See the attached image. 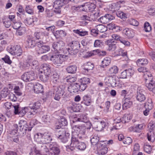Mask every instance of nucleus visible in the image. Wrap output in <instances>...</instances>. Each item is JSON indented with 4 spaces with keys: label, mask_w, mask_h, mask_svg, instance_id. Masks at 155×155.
<instances>
[{
    "label": "nucleus",
    "mask_w": 155,
    "mask_h": 155,
    "mask_svg": "<svg viewBox=\"0 0 155 155\" xmlns=\"http://www.w3.org/2000/svg\"><path fill=\"white\" fill-rule=\"evenodd\" d=\"M3 23L4 26L6 28H9L12 25L11 21L8 19H5L3 21Z\"/></svg>",
    "instance_id": "obj_62"
},
{
    "label": "nucleus",
    "mask_w": 155,
    "mask_h": 155,
    "mask_svg": "<svg viewBox=\"0 0 155 155\" xmlns=\"http://www.w3.org/2000/svg\"><path fill=\"white\" fill-rule=\"evenodd\" d=\"M54 51L56 52L64 53L65 52L64 43L62 41H59L54 42L52 44Z\"/></svg>",
    "instance_id": "obj_5"
},
{
    "label": "nucleus",
    "mask_w": 155,
    "mask_h": 155,
    "mask_svg": "<svg viewBox=\"0 0 155 155\" xmlns=\"http://www.w3.org/2000/svg\"><path fill=\"white\" fill-rule=\"evenodd\" d=\"M55 90L58 93L63 96L65 93V87L64 85H61L58 86Z\"/></svg>",
    "instance_id": "obj_33"
},
{
    "label": "nucleus",
    "mask_w": 155,
    "mask_h": 155,
    "mask_svg": "<svg viewBox=\"0 0 155 155\" xmlns=\"http://www.w3.org/2000/svg\"><path fill=\"white\" fill-rule=\"evenodd\" d=\"M118 69L117 67L114 66L110 68L108 71V73L110 74H116L117 73Z\"/></svg>",
    "instance_id": "obj_51"
},
{
    "label": "nucleus",
    "mask_w": 155,
    "mask_h": 155,
    "mask_svg": "<svg viewBox=\"0 0 155 155\" xmlns=\"http://www.w3.org/2000/svg\"><path fill=\"white\" fill-rule=\"evenodd\" d=\"M29 66H30V63L29 62L26 61H24L23 63L20 62L19 64V67L23 69L28 68Z\"/></svg>",
    "instance_id": "obj_53"
},
{
    "label": "nucleus",
    "mask_w": 155,
    "mask_h": 155,
    "mask_svg": "<svg viewBox=\"0 0 155 155\" xmlns=\"http://www.w3.org/2000/svg\"><path fill=\"white\" fill-rule=\"evenodd\" d=\"M22 50L19 46L16 45L12 46L10 48L9 53L13 55L20 56L22 53Z\"/></svg>",
    "instance_id": "obj_14"
},
{
    "label": "nucleus",
    "mask_w": 155,
    "mask_h": 155,
    "mask_svg": "<svg viewBox=\"0 0 155 155\" xmlns=\"http://www.w3.org/2000/svg\"><path fill=\"white\" fill-rule=\"evenodd\" d=\"M68 90L70 93H76L79 91V83H75L70 84L68 87Z\"/></svg>",
    "instance_id": "obj_21"
},
{
    "label": "nucleus",
    "mask_w": 155,
    "mask_h": 155,
    "mask_svg": "<svg viewBox=\"0 0 155 155\" xmlns=\"http://www.w3.org/2000/svg\"><path fill=\"white\" fill-rule=\"evenodd\" d=\"M102 143L99 142L97 144V153L99 155H104L108 151L107 148Z\"/></svg>",
    "instance_id": "obj_17"
},
{
    "label": "nucleus",
    "mask_w": 155,
    "mask_h": 155,
    "mask_svg": "<svg viewBox=\"0 0 155 155\" xmlns=\"http://www.w3.org/2000/svg\"><path fill=\"white\" fill-rule=\"evenodd\" d=\"M87 127H86L84 124L79 123V122L72 124V129L75 130H76L80 134L82 135L85 134Z\"/></svg>",
    "instance_id": "obj_9"
},
{
    "label": "nucleus",
    "mask_w": 155,
    "mask_h": 155,
    "mask_svg": "<svg viewBox=\"0 0 155 155\" xmlns=\"http://www.w3.org/2000/svg\"><path fill=\"white\" fill-rule=\"evenodd\" d=\"M62 0H56L54 2L53 7L54 8H61L63 6V3Z\"/></svg>",
    "instance_id": "obj_46"
},
{
    "label": "nucleus",
    "mask_w": 155,
    "mask_h": 155,
    "mask_svg": "<svg viewBox=\"0 0 155 155\" xmlns=\"http://www.w3.org/2000/svg\"><path fill=\"white\" fill-rule=\"evenodd\" d=\"M138 71L140 72L144 73V75L147 76L148 77H151V74H150L149 73V74H147L148 70L145 68H140L138 69Z\"/></svg>",
    "instance_id": "obj_50"
},
{
    "label": "nucleus",
    "mask_w": 155,
    "mask_h": 155,
    "mask_svg": "<svg viewBox=\"0 0 155 155\" xmlns=\"http://www.w3.org/2000/svg\"><path fill=\"white\" fill-rule=\"evenodd\" d=\"M120 5L119 2L117 3H113L109 5V9L113 12H115L119 10L120 8Z\"/></svg>",
    "instance_id": "obj_29"
},
{
    "label": "nucleus",
    "mask_w": 155,
    "mask_h": 155,
    "mask_svg": "<svg viewBox=\"0 0 155 155\" xmlns=\"http://www.w3.org/2000/svg\"><path fill=\"white\" fill-rule=\"evenodd\" d=\"M27 42L28 44V46L30 48H33L35 47L36 45V43L34 38L32 36L30 35L27 36Z\"/></svg>",
    "instance_id": "obj_27"
},
{
    "label": "nucleus",
    "mask_w": 155,
    "mask_h": 155,
    "mask_svg": "<svg viewBox=\"0 0 155 155\" xmlns=\"http://www.w3.org/2000/svg\"><path fill=\"white\" fill-rule=\"evenodd\" d=\"M30 63V66H31L32 69H38L39 68V63L38 61L36 60H34L31 62L29 61Z\"/></svg>",
    "instance_id": "obj_43"
},
{
    "label": "nucleus",
    "mask_w": 155,
    "mask_h": 155,
    "mask_svg": "<svg viewBox=\"0 0 155 155\" xmlns=\"http://www.w3.org/2000/svg\"><path fill=\"white\" fill-rule=\"evenodd\" d=\"M21 79L25 82H29L35 80L37 77L33 71L25 73L21 76Z\"/></svg>",
    "instance_id": "obj_10"
},
{
    "label": "nucleus",
    "mask_w": 155,
    "mask_h": 155,
    "mask_svg": "<svg viewBox=\"0 0 155 155\" xmlns=\"http://www.w3.org/2000/svg\"><path fill=\"white\" fill-rule=\"evenodd\" d=\"M82 7H84L83 10L85 11L86 12L92 11L96 7L95 5L92 3H89L88 4H85L84 5H81Z\"/></svg>",
    "instance_id": "obj_22"
},
{
    "label": "nucleus",
    "mask_w": 155,
    "mask_h": 155,
    "mask_svg": "<svg viewBox=\"0 0 155 155\" xmlns=\"http://www.w3.org/2000/svg\"><path fill=\"white\" fill-rule=\"evenodd\" d=\"M144 28L146 32H149L151 30V27L150 24L147 22L144 24Z\"/></svg>",
    "instance_id": "obj_63"
},
{
    "label": "nucleus",
    "mask_w": 155,
    "mask_h": 155,
    "mask_svg": "<svg viewBox=\"0 0 155 155\" xmlns=\"http://www.w3.org/2000/svg\"><path fill=\"white\" fill-rule=\"evenodd\" d=\"M50 50V47L48 45H44L42 48L39 49L38 54L43 53L48 51Z\"/></svg>",
    "instance_id": "obj_44"
},
{
    "label": "nucleus",
    "mask_w": 155,
    "mask_h": 155,
    "mask_svg": "<svg viewBox=\"0 0 155 155\" xmlns=\"http://www.w3.org/2000/svg\"><path fill=\"white\" fill-rule=\"evenodd\" d=\"M84 104L87 106H89L91 103V96L89 95H85L83 97Z\"/></svg>",
    "instance_id": "obj_31"
},
{
    "label": "nucleus",
    "mask_w": 155,
    "mask_h": 155,
    "mask_svg": "<svg viewBox=\"0 0 155 155\" xmlns=\"http://www.w3.org/2000/svg\"><path fill=\"white\" fill-rule=\"evenodd\" d=\"M123 33L129 38H131L134 36L133 31L128 28H126L123 30Z\"/></svg>",
    "instance_id": "obj_42"
},
{
    "label": "nucleus",
    "mask_w": 155,
    "mask_h": 155,
    "mask_svg": "<svg viewBox=\"0 0 155 155\" xmlns=\"http://www.w3.org/2000/svg\"><path fill=\"white\" fill-rule=\"evenodd\" d=\"M37 18H28L24 20L25 25L27 26H33L35 22L37 21Z\"/></svg>",
    "instance_id": "obj_23"
},
{
    "label": "nucleus",
    "mask_w": 155,
    "mask_h": 155,
    "mask_svg": "<svg viewBox=\"0 0 155 155\" xmlns=\"http://www.w3.org/2000/svg\"><path fill=\"white\" fill-rule=\"evenodd\" d=\"M145 107L146 108L151 109L153 107L152 101L151 99H150L148 100L147 102L145 103Z\"/></svg>",
    "instance_id": "obj_58"
},
{
    "label": "nucleus",
    "mask_w": 155,
    "mask_h": 155,
    "mask_svg": "<svg viewBox=\"0 0 155 155\" xmlns=\"http://www.w3.org/2000/svg\"><path fill=\"white\" fill-rule=\"evenodd\" d=\"M125 99L123 104V110H126L128 108H130L132 104V102L130 101V98L124 97Z\"/></svg>",
    "instance_id": "obj_24"
},
{
    "label": "nucleus",
    "mask_w": 155,
    "mask_h": 155,
    "mask_svg": "<svg viewBox=\"0 0 155 155\" xmlns=\"http://www.w3.org/2000/svg\"><path fill=\"white\" fill-rule=\"evenodd\" d=\"M134 72V70L131 69L125 70L121 73L120 74L121 78H126L127 76H131L133 74Z\"/></svg>",
    "instance_id": "obj_20"
},
{
    "label": "nucleus",
    "mask_w": 155,
    "mask_h": 155,
    "mask_svg": "<svg viewBox=\"0 0 155 155\" xmlns=\"http://www.w3.org/2000/svg\"><path fill=\"white\" fill-rule=\"evenodd\" d=\"M49 151L46 155H58L60 152L59 148L56 145L49 144Z\"/></svg>",
    "instance_id": "obj_12"
},
{
    "label": "nucleus",
    "mask_w": 155,
    "mask_h": 155,
    "mask_svg": "<svg viewBox=\"0 0 155 155\" xmlns=\"http://www.w3.org/2000/svg\"><path fill=\"white\" fill-rule=\"evenodd\" d=\"M70 48L74 50H78L79 48H80V44L78 41H73L71 43L69 44Z\"/></svg>",
    "instance_id": "obj_34"
},
{
    "label": "nucleus",
    "mask_w": 155,
    "mask_h": 155,
    "mask_svg": "<svg viewBox=\"0 0 155 155\" xmlns=\"http://www.w3.org/2000/svg\"><path fill=\"white\" fill-rule=\"evenodd\" d=\"M78 50H74L70 48H66L65 49V52L64 54H67L68 53L71 55H75L77 54Z\"/></svg>",
    "instance_id": "obj_36"
},
{
    "label": "nucleus",
    "mask_w": 155,
    "mask_h": 155,
    "mask_svg": "<svg viewBox=\"0 0 155 155\" xmlns=\"http://www.w3.org/2000/svg\"><path fill=\"white\" fill-rule=\"evenodd\" d=\"M148 62V60L145 58L139 59L137 61V63L138 65H140L146 64Z\"/></svg>",
    "instance_id": "obj_54"
},
{
    "label": "nucleus",
    "mask_w": 155,
    "mask_h": 155,
    "mask_svg": "<svg viewBox=\"0 0 155 155\" xmlns=\"http://www.w3.org/2000/svg\"><path fill=\"white\" fill-rule=\"evenodd\" d=\"M146 92L144 89L140 87H138L137 89L136 95L137 100L140 102L144 101L146 99Z\"/></svg>",
    "instance_id": "obj_11"
},
{
    "label": "nucleus",
    "mask_w": 155,
    "mask_h": 155,
    "mask_svg": "<svg viewBox=\"0 0 155 155\" xmlns=\"http://www.w3.org/2000/svg\"><path fill=\"white\" fill-rule=\"evenodd\" d=\"M77 67L75 65H71L68 66L66 68V70L68 73L71 74H74L77 71Z\"/></svg>",
    "instance_id": "obj_32"
},
{
    "label": "nucleus",
    "mask_w": 155,
    "mask_h": 155,
    "mask_svg": "<svg viewBox=\"0 0 155 155\" xmlns=\"http://www.w3.org/2000/svg\"><path fill=\"white\" fill-rule=\"evenodd\" d=\"M25 28L24 27H21L17 29L16 34L17 35H22L25 33Z\"/></svg>",
    "instance_id": "obj_49"
},
{
    "label": "nucleus",
    "mask_w": 155,
    "mask_h": 155,
    "mask_svg": "<svg viewBox=\"0 0 155 155\" xmlns=\"http://www.w3.org/2000/svg\"><path fill=\"white\" fill-rule=\"evenodd\" d=\"M64 56L59 54H54L51 56L50 60L53 63L57 66H59L64 61Z\"/></svg>",
    "instance_id": "obj_8"
},
{
    "label": "nucleus",
    "mask_w": 155,
    "mask_h": 155,
    "mask_svg": "<svg viewBox=\"0 0 155 155\" xmlns=\"http://www.w3.org/2000/svg\"><path fill=\"white\" fill-rule=\"evenodd\" d=\"M54 36L56 38H58L59 37H64L66 36V33L64 31L60 30L57 31L55 32L54 33Z\"/></svg>",
    "instance_id": "obj_35"
},
{
    "label": "nucleus",
    "mask_w": 155,
    "mask_h": 155,
    "mask_svg": "<svg viewBox=\"0 0 155 155\" xmlns=\"http://www.w3.org/2000/svg\"><path fill=\"white\" fill-rule=\"evenodd\" d=\"M144 148L145 151L148 153H150L152 149L151 146L147 143L144 145Z\"/></svg>",
    "instance_id": "obj_61"
},
{
    "label": "nucleus",
    "mask_w": 155,
    "mask_h": 155,
    "mask_svg": "<svg viewBox=\"0 0 155 155\" xmlns=\"http://www.w3.org/2000/svg\"><path fill=\"white\" fill-rule=\"evenodd\" d=\"M35 92L37 94L42 93L43 91V87L41 84L37 83L34 86Z\"/></svg>",
    "instance_id": "obj_26"
},
{
    "label": "nucleus",
    "mask_w": 155,
    "mask_h": 155,
    "mask_svg": "<svg viewBox=\"0 0 155 155\" xmlns=\"http://www.w3.org/2000/svg\"><path fill=\"white\" fill-rule=\"evenodd\" d=\"M86 148L85 144L83 142L80 143L77 138L73 137L71 139V142L69 149L73 151L76 148L80 150H84Z\"/></svg>",
    "instance_id": "obj_3"
},
{
    "label": "nucleus",
    "mask_w": 155,
    "mask_h": 155,
    "mask_svg": "<svg viewBox=\"0 0 155 155\" xmlns=\"http://www.w3.org/2000/svg\"><path fill=\"white\" fill-rule=\"evenodd\" d=\"M128 23L131 25L137 26L139 25V22L137 21L133 18H130L128 20Z\"/></svg>",
    "instance_id": "obj_59"
},
{
    "label": "nucleus",
    "mask_w": 155,
    "mask_h": 155,
    "mask_svg": "<svg viewBox=\"0 0 155 155\" xmlns=\"http://www.w3.org/2000/svg\"><path fill=\"white\" fill-rule=\"evenodd\" d=\"M152 76L151 77H148V78H146V86L150 91H153V88L155 87V82L153 80Z\"/></svg>",
    "instance_id": "obj_16"
},
{
    "label": "nucleus",
    "mask_w": 155,
    "mask_h": 155,
    "mask_svg": "<svg viewBox=\"0 0 155 155\" xmlns=\"http://www.w3.org/2000/svg\"><path fill=\"white\" fill-rule=\"evenodd\" d=\"M154 133L153 130H149L147 133V137L149 141L152 142L154 141Z\"/></svg>",
    "instance_id": "obj_37"
},
{
    "label": "nucleus",
    "mask_w": 155,
    "mask_h": 155,
    "mask_svg": "<svg viewBox=\"0 0 155 155\" xmlns=\"http://www.w3.org/2000/svg\"><path fill=\"white\" fill-rule=\"evenodd\" d=\"M21 23L19 21H15L13 22L12 24V26L13 28L15 29H17L21 27Z\"/></svg>",
    "instance_id": "obj_60"
},
{
    "label": "nucleus",
    "mask_w": 155,
    "mask_h": 155,
    "mask_svg": "<svg viewBox=\"0 0 155 155\" xmlns=\"http://www.w3.org/2000/svg\"><path fill=\"white\" fill-rule=\"evenodd\" d=\"M99 138L97 136H94L92 137L91 139V141L92 145H97V144L99 142L103 143V142L101 141L99 142Z\"/></svg>",
    "instance_id": "obj_41"
},
{
    "label": "nucleus",
    "mask_w": 155,
    "mask_h": 155,
    "mask_svg": "<svg viewBox=\"0 0 155 155\" xmlns=\"http://www.w3.org/2000/svg\"><path fill=\"white\" fill-rule=\"evenodd\" d=\"M119 78L116 76H110L106 77L105 80L107 81H108V83L111 84L113 86H118L119 83Z\"/></svg>",
    "instance_id": "obj_13"
},
{
    "label": "nucleus",
    "mask_w": 155,
    "mask_h": 155,
    "mask_svg": "<svg viewBox=\"0 0 155 155\" xmlns=\"http://www.w3.org/2000/svg\"><path fill=\"white\" fill-rule=\"evenodd\" d=\"M25 10L26 12L28 14L33 15L34 13V11L33 8L31 6L29 5H27L26 6Z\"/></svg>",
    "instance_id": "obj_57"
},
{
    "label": "nucleus",
    "mask_w": 155,
    "mask_h": 155,
    "mask_svg": "<svg viewBox=\"0 0 155 155\" xmlns=\"http://www.w3.org/2000/svg\"><path fill=\"white\" fill-rule=\"evenodd\" d=\"M77 79V78L75 77L69 76L65 78V80L68 82L72 83L75 82Z\"/></svg>",
    "instance_id": "obj_64"
},
{
    "label": "nucleus",
    "mask_w": 155,
    "mask_h": 155,
    "mask_svg": "<svg viewBox=\"0 0 155 155\" xmlns=\"http://www.w3.org/2000/svg\"><path fill=\"white\" fill-rule=\"evenodd\" d=\"M14 108V112L15 114H19L21 116H23L25 114L28 113L30 111L29 107H24L23 108L21 109L19 107L18 103L14 104L12 106Z\"/></svg>",
    "instance_id": "obj_6"
},
{
    "label": "nucleus",
    "mask_w": 155,
    "mask_h": 155,
    "mask_svg": "<svg viewBox=\"0 0 155 155\" xmlns=\"http://www.w3.org/2000/svg\"><path fill=\"white\" fill-rule=\"evenodd\" d=\"M67 129L65 128H61L60 130L57 131L56 133V136L58 139L63 136H64L67 133Z\"/></svg>",
    "instance_id": "obj_30"
},
{
    "label": "nucleus",
    "mask_w": 155,
    "mask_h": 155,
    "mask_svg": "<svg viewBox=\"0 0 155 155\" xmlns=\"http://www.w3.org/2000/svg\"><path fill=\"white\" fill-rule=\"evenodd\" d=\"M50 74L42 73L41 72V74L40 75L39 78L40 79L44 82H47L49 79L50 77Z\"/></svg>",
    "instance_id": "obj_40"
},
{
    "label": "nucleus",
    "mask_w": 155,
    "mask_h": 155,
    "mask_svg": "<svg viewBox=\"0 0 155 155\" xmlns=\"http://www.w3.org/2000/svg\"><path fill=\"white\" fill-rule=\"evenodd\" d=\"M37 148L38 151L42 153H46L48 154L49 151V145L47 144H44L43 143H38Z\"/></svg>",
    "instance_id": "obj_18"
},
{
    "label": "nucleus",
    "mask_w": 155,
    "mask_h": 155,
    "mask_svg": "<svg viewBox=\"0 0 155 155\" xmlns=\"http://www.w3.org/2000/svg\"><path fill=\"white\" fill-rule=\"evenodd\" d=\"M37 124L36 120H32L29 122V125L26 121L21 120L19 123V129H18L17 124H14L9 131V134L12 135L19 136L22 137L25 135L26 131H30L34 126Z\"/></svg>",
    "instance_id": "obj_1"
},
{
    "label": "nucleus",
    "mask_w": 155,
    "mask_h": 155,
    "mask_svg": "<svg viewBox=\"0 0 155 155\" xmlns=\"http://www.w3.org/2000/svg\"><path fill=\"white\" fill-rule=\"evenodd\" d=\"M108 46V50L110 51H114L116 48V42L114 41L108 40L106 42Z\"/></svg>",
    "instance_id": "obj_25"
},
{
    "label": "nucleus",
    "mask_w": 155,
    "mask_h": 155,
    "mask_svg": "<svg viewBox=\"0 0 155 155\" xmlns=\"http://www.w3.org/2000/svg\"><path fill=\"white\" fill-rule=\"evenodd\" d=\"M41 68L43 70L44 73L50 75L51 73V69L49 65L47 64H44L41 65Z\"/></svg>",
    "instance_id": "obj_28"
},
{
    "label": "nucleus",
    "mask_w": 155,
    "mask_h": 155,
    "mask_svg": "<svg viewBox=\"0 0 155 155\" xmlns=\"http://www.w3.org/2000/svg\"><path fill=\"white\" fill-rule=\"evenodd\" d=\"M40 106L41 103L39 102L30 104L28 106L30 111L28 113V117L30 118L34 117L40 111Z\"/></svg>",
    "instance_id": "obj_4"
},
{
    "label": "nucleus",
    "mask_w": 155,
    "mask_h": 155,
    "mask_svg": "<svg viewBox=\"0 0 155 155\" xmlns=\"http://www.w3.org/2000/svg\"><path fill=\"white\" fill-rule=\"evenodd\" d=\"M97 29L99 32L103 33L107 30L106 27L102 25H99L97 26Z\"/></svg>",
    "instance_id": "obj_47"
},
{
    "label": "nucleus",
    "mask_w": 155,
    "mask_h": 155,
    "mask_svg": "<svg viewBox=\"0 0 155 155\" xmlns=\"http://www.w3.org/2000/svg\"><path fill=\"white\" fill-rule=\"evenodd\" d=\"M10 93V91L8 88L5 87L1 91L0 94L2 97L5 98L8 95H9Z\"/></svg>",
    "instance_id": "obj_45"
},
{
    "label": "nucleus",
    "mask_w": 155,
    "mask_h": 155,
    "mask_svg": "<svg viewBox=\"0 0 155 155\" xmlns=\"http://www.w3.org/2000/svg\"><path fill=\"white\" fill-rule=\"evenodd\" d=\"M111 59L109 57H106L102 61V65L103 67L107 66L110 64Z\"/></svg>",
    "instance_id": "obj_38"
},
{
    "label": "nucleus",
    "mask_w": 155,
    "mask_h": 155,
    "mask_svg": "<svg viewBox=\"0 0 155 155\" xmlns=\"http://www.w3.org/2000/svg\"><path fill=\"white\" fill-rule=\"evenodd\" d=\"M94 67V65L91 62L87 63L84 65V69L88 71L89 70H92Z\"/></svg>",
    "instance_id": "obj_56"
},
{
    "label": "nucleus",
    "mask_w": 155,
    "mask_h": 155,
    "mask_svg": "<svg viewBox=\"0 0 155 155\" xmlns=\"http://www.w3.org/2000/svg\"><path fill=\"white\" fill-rule=\"evenodd\" d=\"M97 130L99 131H101L103 130L106 126V123L104 121H101L97 123Z\"/></svg>",
    "instance_id": "obj_39"
},
{
    "label": "nucleus",
    "mask_w": 155,
    "mask_h": 155,
    "mask_svg": "<svg viewBox=\"0 0 155 155\" xmlns=\"http://www.w3.org/2000/svg\"><path fill=\"white\" fill-rule=\"evenodd\" d=\"M45 34L43 32H36L35 33V36L37 39H43L45 37Z\"/></svg>",
    "instance_id": "obj_52"
},
{
    "label": "nucleus",
    "mask_w": 155,
    "mask_h": 155,
    "mask_svg": "<svg viewBox=\"0 0 155 155\" xmlns=\"http://www.w3.org/2000/svg\"><path fill=\"white\" fill-rule=\"evenodd\" d=\"M69 136L70 134L68 133L64 136L61 137H60V138H59L58 139L60 140L61 142L65 143L68 141Z\"/></svg>",
    "instance_id": "obj_48"
},
{
    "label": "nucleus",
    "mask_w": 155,
    "mask_h": 155,
    "mask_svg": "<svg viewBox=\"0 0 155 155\" xmlns=\"http://www.w3.org/2000/svg\"><path fill=\"white\" fill-rule=\"evenodd\" d=\"M114 18V17L112 15L107 14L105 15L100 17L98 21L103 24H106Z\"/></svg>",
    "instance_id": "obj_15"
},
{
    "label": "nucleus",
    "mask_w": 155,
    "mask_h": 155,
    "mask_svg": "<svg viewBox=\"0 0 155 155\" xmlns=\"http://www.w3.org/2000/svg\"><path fill=\"white\" fill-rule=\"evenodd\" d=\"M34 139L38 143L47 144L50 143L52 140L51 135L49 133H45L43 134L37 133L35 135Z\"/></svg>",
    "instance_id": "obj_2"
},
{
    "label": "nucleus",
    "mask_w": 155,
    "mask_h": 155,
    "mask_svg": "<svg viewBox=\"0 0 155 155\" xmlns=\"http://www.w3.org/2000/svg\"><path fill=\"white\" fill-rule=\"evenodd\" d=\"M99 13L97 12L95 13L94 14L91 15H82V16L81 17V18L82 20L88 21H91L92 20L94 21L96 18H94V16H96L97 17L99 16Z\"/></svg>",
    "instance_id": "obj_19"
},
{
    "label": "nucleus",
    "mask_w": 155,
    "mask_h": 155,
    "mask_svg": "<svg viewBox=\"0 0 155 155\" xmlns=\"http://www.w3.org/2000/svg\"><path fill=\"white\" fill-rule=\"evenodd\" d=\"M72 122L73 123H77V122H79V123H80V122L86 123L87 125L88 126V127H87V129H90L92 126L91 123L88 121L87 115L85 114H82L78 117L74 118Z\"/></svg>",
    "instance_id": "obj_7"
},
{
    "label": "nucleus",
    "mask_w": 155,
    "mask_h": 155,
    "mask_svg": "<svg viewBox=\"0 0 155 155\" xmlns=\"http://www.w3.org/2000/svg\"><path fill=\"white\" fill-rule=\"evenodd\" d=\"M73 32L81 36H84L88 34V32L86 31H80V30L78 29L74 30Z\"/></svg>",
    "instance_id": "obj_55"
}]
</instances>
